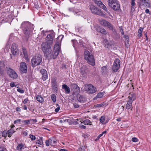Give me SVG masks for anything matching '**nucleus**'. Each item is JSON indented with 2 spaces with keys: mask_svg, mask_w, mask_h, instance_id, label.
Wrapping results in <instances>:
<instances>
[{
  "mask_svg": "<svg viewBox=\"0 0 151 151\" xmlns=\"http://www.w3.org/2000/svg\"><path fill=\"white\" fill-rule=\"evenodd\" d=\"M55 36V34L54 32L48 35L46 38V42H42L41 45L42 50L45 56L54 59L58 55L60 49V42H57L54 46L53 51L51 52V45H52Z\"/></svg>",
  "mask_w": 151,
  "mask_h": 151,
  "instance_id": "1",
  "label": "nucleus"
},
{
  "mask_svg": "<svg viewBox=\"0 0 151 151\" xmlns=\"http://www.w3.org/2000/svg\"><path fill=\"white\" fill-rule=\"evenodd\" d=\"M21 27L25 35V40L27 41L30 32L34 29L33 25L28 22H24L21 24Z\"/></svg>",
  "mask_w": 151,
  "mask_h": 151,
  "instance_id": "2",
  "label": "nucleus"
},
{
  "mask_svg": "<svg viewBox=\"0 0 151 151\" xmlns=\"http://www.w3.org/2000/svg\"><path fill=\"white\" fill-rule=\"evenodd\" d=\"M85 59L90 65L93 66L95 64V60L93 55L88 51H86L84 53Z\"/></svg>",
  "mask_w": 151,
  "mask_h": 151,
  "instance_id": "3",
  "label": "nucleus"
},
{
  "mask_svg": "<svg viewBox=\"0 0 151 151\" xmlns=\"http://www.w3.org/2000/svg\"><path fill=\"white\" fill-rule=\"evenodd\" d=\"M42 61V58L41 55H37L31 59L32 66L34 67L39 65Z\"/></svg>",
  "mask_w": 151,
  "mask_h": 151,
  "instance_id": "4",
  "label": "nucleus"
},
{
  "mask_svg": "<svg viewBox=\"0 0 151 151\" xmlns=\"http://www.w3.org/2000/svg\"><path fill=\"white\" fill-rule=\"evenodd\" d=\"M6 71L9 77L12 79H16L18 77V74L16 72L9 67H6Z\"/></svg>",
  "mask_w": 151,
  "mask_h": 151,
  "instance_id": "5",
  "label": "nucleus"
},
{
  "mask_svg": "<svg viewBox=\"0 0 151 151\" xmlns=\"http://www.w3.org/2000/svg\"><path fill=\"white\" fill-rule=\"evenodd\" d=\"M84 89L86 93L88 94H93L97 91L96 88L91 84L85 85Z\"/></svg>",
  "mask_w": 151,
  "mask_h": 151,
  "instance_id": "6",
  "label": "nucleus"
},
{
  "mask_svg": "<svg viewBox=\"0 0 151 151\" xmlns=\"http://www.w3.org/2000/svg\"><path fill=\"white\" fill-rule=\"evenodd\" d=\"M57 140L54 137H51L48 140H46L45 142L46 145L49 146L50 145L51 146H55L57 144Z\"/></svg>",
  "mask_w": 151,
  "mask_h": 151,
  "instance_id": "7",
  "label": "nucleus"
},
{
  "mask_svg": "<svg viewBox=\"0 0 151 151\" xmlns=\"http://www.w3.org/2000/svg\"><path fill=\"white\" fill-rule=\"evenodd\" d=\"M19 70L22 73H26L27 72V67L26 63L24 62H22L20 64Z\"/></svg>",
  "mask_w": 151,
  "mask_h": 151,
  "instance_id": "8",
  "label": "nucleus"
},
{
  "mask_svg": "<svg viewBox=\"0 0 151 151\" xmlns=\"http://www.w3.org/2000/svg\"><path fill=\"white\" fill-rule=\"evenodd\" d=\"M120 65V60L117 59H116L112 66L114 71L116 72L119 69Z\"/></svg>",
  "mask_w": 151,
  "mask_h": 151,
  "instance_id": "9",
  "label": "nucleus"
},
{
  "mask_svg": "<svg viewBox=\"0 0 151 151\" xmlns=\"http://www.w3.org/2000/svg\"><path fill=\"white\" fill-rule=\"evenodd\" d=\"M90 9L92 13H93L98 15H101V14L100 9L93 5H91L90 6Z\"/></svg>",
  "mask_w": 151,
  "mask_h": 151,
  "instance_id": "10",
  "label": "nucleus"
},
{
  "mask_svg": "<svg viewBox=\"0 0 151 151\" xmlns=\"http://www.w3.org/2000/svg\"><path fill=\"white\" fill-rule=\"evenodd\" d=\"M51 81L52 89L55 92H57L58 90V85L56 79L55 78H53L51 79Z\"/></svg>",
  "mask_w": 151,
  "mask_h": 151,
  "instance_id": "11",
  "label": "nucleus"
},
{
  "mask_svg": "<svg viewBox=\"0 0 151 151\" xmlns=\"http://www.w3.org/2000/svg\"><path fill=\"white\" fill-rule=\"evenodd\" d=\"M138 3L139 6H145L150 7V4L148 1V0H138Z\"/></svg>",
  "mask_w": 151,
  "mask_h": 151,
  "instance_id": "12",
  "label": "nucleus"
},
{
  "mask_svg": "<svg viewBox=\"0 0 151 151\" xmlns=\"http://www.w3.org/2000/svg\"><path fill=\"white\" fill-rule=\"evenodd\" d=\"M17 47V45L15 43L12 44L11 47V52L14 55L18 54L19 53Z\"/></svg>",
  "mask_w": 151,
  "mask_h": 151,
  "instance_id": "13",
  "label": "nucleus"
},
{
  "mask_svg": "<svg viewBox=\"0 0 151 151\" xmlns=\"http://www.w3.org/2000/svg\"><path fill=\"white\" fill-rule=\"evenodd\" d=\"M40 72L42 75V79L43 81H45L47 78V72L45 69L41 70Z\"/></svg>",
  "mask_w": 151,
  "mask_h": 151,
  "instance_id": "14",
  "label": "nucleus"
},
{
  "mask_svg": "<svg viewBox=\"0 0 151 151\" xmlns=\"http://www.w3.org/2000/svg\"><path fill=\"white\" fill-rule=\"evenodd\" d=\"M128 98H129L128 101L133 102L136 99V96L135 93L133 92H132L129 94V96Z\"/></svg>",
  "mask_w": 151,
  "mask_h": 151,
  "instance_id": "15",
  "label": "nucleus"
},
{
  "mask_svg": "<svg viewBox=\"0 0 151 151\" xmlns=\"http://www.w3.org/2000/svg\"><path fill=\"white\" fill-rule=\"evenodd\" d=\"M71 89L75 91L79 92L80 91V88L75 83H72L70 86Z\"/></svg>",
  "mask_w": 151,
  "mask_h": 151,
  "instance_id": "16",
  "label": "nucleus"
},
{
  "mask_svg": "<svg viewBox=\"0 0 151 151\" xmlns=\"http://www.w3.org/2000/svg\"><path fill=\"white\" fill-rule=\"evenodd\" d=\"M109 7L115 11L119 10L120 8V5L119 1H118L115 3L114 4H112V6H110Z\"/></svg>",
  "mask_w": 151,
  "mask_h": 151,
  "instance_id": "17",
  "label": "nucleus"
},
{
  "mask_svg": "<svg viewBox=\"0 0 151 151\" xmlns=\"http://www.w3.org/2000/svg\"><path fill=\"white\" fill-rule=\"evenodd\" d=\"M77 99L79 102L81 103H84L86 100L85 97L81 95H79L77 96Z\"/></svg>",
  "mask_w": 151,
  "mask_h": 151,
  "instance_id": "18",
  "label": "nucleus"
},
{
  "mask_svg": "<svg viewBox=\"0 0 151 151\" xmlns=\"http://www.w3.org/2000/svg\"><path fill=\"white\" fill-rule=\"evenodd\" d=\"M62 88L64 89L66 93L68 94L70 93V88L66 85L63 84L62 85Z\"/></svg>",
  "mask_w": 151,
  "mask_h": 151,
  "instance_id": "19",
  "label": "nucleus"
},
{
  "mask_svg": "<svg viewBox=\"0 0 151 151\" xmlns=\"http://www.w3.org/2000/svg\"><path fill=\"white\" fill-rule=\"evenodd\" d=\"M96 30L98 32L104 35H106L107 34L106 30L104 29L101 28L100 27H98L96 28Z\"/></svg>",
  "mask_w": 151,
  "mask_h": 151,
  "instance_id": "20",
  "label": "nucleus"
},
{
  "mask_svg": "<svg viewBox=\"0 0 151 151\" xmlns=\"http://www.w3.org/2000/svg\"><path fill=\"white\" fill-rule=\"evenodd\" d=\"M26 147L24 146V145L23 144L21 143L18 145L16 148L17 150L21 151L22 149H24Z\"/></svg>",
  "mask_w": 151,
  "mask_h": 151,
  "instance_id": "21",
  "label": "nucleus"
},
{
  "mask_svg": "<svg viewBox=\"0 0 151 151\" xmlns=\"http://www.w3.org/2000/svg\"><path fill=\"white\" fill-rule=\"evenodd\" d=\"M132 102L129 101H127V103L126 105V108L127 109H130L131 108H133Z\"/></svg>",
  "mask_w": 151,
  "mask_h": 151,
  "instance_id": "22",
  "label": "nucleus"
},
{
  "mask_svg": "<svg viewBox=\"0 0 151 151\" xmlns=\"http://www.w3.org/2000/svg\"><path fill=\"white\" fill-rule=\"evenodd\" d=\"M79 122H81V123H83L85 125H87L88 124L91 125L92 124L91 123V121L88 119H86L84 121H83L82 120H80L79 121Z\"/></svg>",
  "mask_w": 151,
  "mask_h": 151,
  "instance_id": "23",
  "label": "nucleus"
},
{
  "mask_svg": "<svg viewBox=\"0 0 151 151\" xmlns=\"http://www.w3.org/2000/svg\"><path fill=\"white\" fill-rule=\"evenodd\" d=\"M101 7V8L103 9L104 11L107 12V13L109 14V15H110V12L108 11L107 9L106 6L104 5V4H103L102 2H101V3L100 4L99 6Z\"/></svg>",
  "mask_w": 151,
  "mask_h": 151,
  "instance_id": "24",
  "label": "nucleus"
},
{
  "mask_svg": "<svg viewBox=\"0 0 151 151\" xmlns=\"http://www.w3.org/2000/svg\"><path fill=\"white\" fill-rule=\"evenodd\" d=\"M104 93L103 92H99L96 95V97H95L93 99L96 100L98 98L100 99L101 98L104 96Z\"/></svg>",
  "mask_w": 151,
  "mask_h": 151,
  "instance_id": "25",
  "label": "nucleus"
},
{
  "mask_svg": "<svg viewBox=\"0 0 151 151\" xmlns=\"http://www.w3.org/2000/svg\"><path fill=\"white\" fill-rule=\"evenodd\" d=\"M101 72L103 74H106L108 73V70L106 66H103L101 68Z\"/></svg>",
  "mask_w": 151,
  "mask_h": 151,
  "instance_id": "26",
  "label": "nucleus"
},
{
  "mask_svg": "<svg viewBox=\"0 0 151 151\" xmlns=\"http://www.w3.org/2000/svg\"><path fill=\"white\" fill-rule=\"evenodd\" d=\"M117 1V0H107L108 5L109 7L112 6V4H114Z\"/></svg>",
  "mask_w": 151,
  "mask_h": 151,
  "instance_id": "27",
  "label": "nucleus"
},
{
  "mask_svg": "<svg viewBox=\"0 0 151 151\" xmlns=\"http://www.w3.org/2000/svg\"><path fill=\"white\" fill-rule=\"evenodd\" d=\"M36 99L37 101L40 103H42L44 101L43 98L40 95H38L36 97Z\"/></svg>",
  "mask_w": 151,
  "mask_h": 151,
  "instance_id": "28",
  "label": "nucleus"
},
{
  "mask_svg": "<svg viewBox=\"0 0 151 151\" xmlns=\"http://www.w3.org/2000/svg\"><path fill=\"white\" fill-rule=\"evenodd\" d=\"M86 70H87L85 67H82L81 68V72L82 75H84L86 73Z\"/></svg>",
  "mask_w": 151,
  "mask_h": 151,
  "instance_id": "29",
  "label": "nucleus"
},
{
  "mask_svg": "<svg viewBox=\"0 0 151 151\" xmlns=\"http://www.w3.org/2000/svg\"><path fill=\"white\" fill-rule=\"evenodd\" d=\"M8 134V136L9 137H10L12 134L15 131L12 129H10L7 131Z\"/></svg>",
  "mask_w": 151,
  "mask_h": 151,
  "instance_id": "30",
  "label": "nucleus"
},
{
  "mask_svg": "<svg viewBox=\"0 0 151 151\" xmlns=\"http://www.w3.org/2000/svg\"><path fill=\"white\" fill-rule=\"evenodd\" d=\"M108 22L104 20L103 19H101L100 21V23L103 25H104V26H106L107 24V23H108Z\"/></svg>",
  "mask_w": 151,
  "mask_h": 151,
  "instance_id": "31",
  "label": "nucleus"
},
{
  "mask_svg": "<svg viewBox=\"0 0 151 151\" xmlns=\"http://www.w3.org/2000/svg\"><path fill=\"white\" fill-rule=\"evenodd\" d=\"M143 29V28L142 27H140L139 28V29L138 30V37H140L142 36V34Z\"/></svg>",
  "mask_w": 151,
  "mask_h": 151,
  "instance_id": "32",
  "label": "nucleus"
},
{
  "mask_svg": "<svg viewBox=\"0 0 151 151\" xmlns=\"http://www.w3.org/2000/svg\"><path fill=\"white\" fill-rule=\"evenodd\" d=\"M106 26H107L108 28L110 30H112L113 29V25L109 22L107 23Z\"/></svg>",
  "mask_w": 151,
  "mask_h": 151,
  "instance_id": "33",
  "label": "nucleus"
},
{
  "mask_svg": "<svg viewBox=\"0 0 151 151\" xmlns=\"http://www.w3.org/2000/svg\"><path fill=\"white\" fill-rule=\"evenodd\" d=\"M51 97L52 101L53 102H55L56 101V97L55 94H52L51 95Z\"/></svg>",
  "mask_w": 151,
  "mask_h": 151,
  "instance_id": "34",
  "label": "nucleus"
},
{
  "mask_svg": "<svg viewBox=\"0 0 151 151\" xmlns=\"http://www.w3.org/2000/svg\"><path fill=\"white\" fill-rule=\"evenodd\" d=\"M105 117L104 116H101L99 119L100 122L102 123V124H104V122L105 121Z\"/></svg>",
  "mask_w": 151,
  "mask_h": 151,
  "instance_id": "35",
  "label": "nucleus"
},
{
  "mask_svg": "<svg viewBox=\"0 0 151 151\" xmlns=\"http://www.w3.org/2000/svg\"><path fill=\"white\" fill-rule=\"evenodd\" d=\"M22 51L23 54L24 55V56L25 58H27L28 57V55L27 54V52L26 50L24 48H23L22 49Z\"/></svg>",
  "mask_w": 151,
  "mask_h": 151,
  "instance_id": "36",
  "label": "nucleus"
},
{
  "mask_svg": "<svg viewBox=\"0 0 151 151\" xmlns=\"http://www.w3.org/2000/svg\"><path fill=\"white\" fill-rule=\"evenodd\" d=\"M36 143L38 144H39L40 145H42L43 143V141L42 137H40V139L37 140L36 142Z\"/></svg>",
  "mask_w": 151,
  "mask_h": 151,
  "instance_id": "37",
  "label": "nucleus"
},
{
  "mask_svg": "<svg viewBox=\"0 0 151 151\" xmlns=\"http://www.w3.org/2000/svg\"><path fill=\"white\" fill-rule=\"evenodd\" d=\"M4 65L3 61H1L0 62V69H4Z\"/></svg>",
  "mask_w": 151,
  "mask_h": 151,
  "instance_id": "38",
  "label": "nucleus"
},
{
  "mask_svg": "<svg viewBox=\"0 0 151 151\" xmlns=\"http://www.w3.org/2000/svg\"><path fill=\"white\" fill-rule=\"evenodd\" d=\"M22 122H23L25 125H26L30 124L29 120H22Z\"/></svg>",
  "mask_w": 151,
  "mask_h": 151,
  "instance_id": "39",
  "label": "nucleus"
},
{
  "mask_svg": "<svg viewBox=\"0 0 151 151\" xmlns=\"http://www.w3.org/2000/svg\"><path fill=\"white\" fill-rule=\"evenodd\" d=\"M104 103H101L96 104L95 106L96 108L100 107H103L104 106Z\"/></svg>",
  "mask_w": 151,
  "mask_h": 151,
  "instance_id": "40",
  "label": "nucleus"
},
{
  "mask_svg": "<svg viewBox=\"0 0 151 151\" xmlns=\"http://www.w3.org/2000/svg\"><path fill=\"white\" fill-rule=\"evenodd\" d=\"M94 1L95 3L98 6L101 3V1L100 0H94Z\"/></svg>",
  "mask_w": 151,
  "mask_h": 151,
  "instance_id": "41",
  "label": "nucleus"
},
{
  "mask_svg": "<svg viewBox=\"0 0 151 151\" xmlns=\"http://www.w3.org/2000/svg\"><path fill=\"white\" fill-rule=\"evenodd\" d=\"M7 134V131H4L2 133V136L3 137H5V138H6V136Z\"/></svg>",
  "mask_w": 151,
  "mask_h": 151,
  "instance_id": "42",
  "label": "nucleus"
},
{
  "mask_svg": "<svg viewBox=\"0 0 151 151\" xmlns=\"http://www.w3.org/2000/svg\"><path fill=\"white\" fill-rule=\"evenodd\" d=\"M21 121V119H18L15 120L14 121V124H20Z\"/></svg>",
  "mask_w": 151,
  "mask_h": 151,
  "instance_id": "43",
  "label": "nucleus"
},
{
  "mask_svg": "<svg viewBox=\"0 0 151 151\" xmlns=\"http://www.w3.org/2000/svg\"><path fill=\"white\" fill-rule=\"evenodd\" d=\"M56 106L57 108L55 109V111L56 112H58L60 109V107L58 104H56Z\"/></svg>",
  "mask_w": 151,
  "mask_h": 151,
  "instance_id": "44",
  "label": "nucleus"
},
{
  "mask_svg": "<svg viewBox=\"0 0 151 151\" xmlns=\"http://www.w3.org/2000/svg\"><path fill=\"white\" fill-rule=\"evenodd\" d=\"M132 141L134 142H137L138 141V140L136 137H134L132 138Z\"/></svg>",
  "mask_w": 151,
  "mask_h": 151,
  "instance_id": "45",
  "label": "nucleus"
},
{
  "mask_svg": "<svg viewBox=\"0 0 151 151\" xmlns=\"http://www.w3.org/2000/svg\"><path fill=\"white\" fill-rule=\"evenodd\" d=\"M17 91L18 92L21 93H23L24 92V90L20 89V88H17Z\"/></svg>",
  "mask_w": 151,
  "mask_h": 151,
  "instance_id": "46",
  "label": "nucleus"
},
{
  "mask_svg": "<svg viewBox=\"0 0 151 151\" xmlns=\"http://www.w3.org/2000/svg\"><path fill=\"white\" fill-rule=\"evenodd\" d=\"M30 122V123L33 124L34 122H37V120L36 119H29Z\"/></svg>",
  "mask_w": 151,
  "mask_h": 151,
  "instance_id": "47",
  "label": "nucleus"
},
{
  "mask_svg": "<svg viewBox=\"0 0 151 151\" xmlns=\"http://www.w3.org/2000/svg\"><path fill=\"white\" fill-rule=\"evenodd\" d=\"M30 138L32 140H34L35 139V137L33 135H30Z\"/></svg>",
  "mask_w": 151,
  "mask_h": 151,
  "instance_id": "48",
  "label": "nucleus"
},
{
  "mask_svg": "<svg viewBox=\"0 0 151 151\" xmlns=\"http://www.w3.org/2000/svg\"><path fill=\"white\" fill-rule=\"evenodd\" d=\"M10 86L12 88L15 86V84L14 82H12L10 83Z\"/></svg>",
  "mask_w": 151,
  "mask_h": 151,
  "instance_id": "49",
  "label": "nucleus"
},
{
  "mask_svg": "<svg viewBox=\"0 0 151 151\" xmlns=\"http://www.w3.org/2000/svg\"><path fill=\"white\" fill-rule=\"evenodd\" d=\"M73 104L74 108H78L79 107V105L76 103H74Z\"/></svg>",
  "mask_w": 151,
  "mask_h": 151,
  "instance_id": "50",
  "label": "nucleus"
},
{
  "mask_svg": "<svg viewBox=\"0 0 151 151\" xmlns=\"http://www.w3.org/2000/svg\"><path fill=\"white\" fill-rule=\"evenodd\" d=\"M135 0H131V4L132 6H134L135 4Z\"/></svg>",
  "mask_w": 151,
  "mask_h": 151,
  "instance_id": "51",
  "label": "nucleus"
},
{
  "mask_svg": "<svg viewBox=\"0 0 151 151\" xmlns=\"http://www.w3.org/2000/svg\"><path fill=\"white\" fill-rule=\"evenodd\" d=\"M79 126L80 127L83 129H85L86 128V127L85 126L83 125H82L81 124H80Z\"/></svg>",
  "mask_w": 151,
  "mask_h": 151,
  "instance_id": "52",
  "label": "nucleus"
},
{
  "mask_svg": "<svg viewBox=\"0 0 151 151\" xmlns=\"http://www.w3.org/2000/svg\"><path fill=\"white\" fill-rule=\"evenodd\" d=\"M4 69H0V73L1 75H3L4 74Z\"/></svg>",
  "mask_w": 151,
  "mask_h": 151,
  "instance_id": "53",
  "label": "nucleus"
},
{
  "mask_svg": "<svg viewBox=\"0 0 151 151\" xmlns=\"http://www.w3.org/2000/svg\"><path fill=\"white\" fill-rule=\"evenodd\" d=\"M61 37V38L60 40H59V41H58V42H61L62 38H63V37H62L61 35L59 36H58L57 38V40H58Z\"/></svg>",
  "mask_w": 151,
  "mask_h": 151,
  "instance_id": "54",
  "label": "nucleus"
},
{
  "mask_svg": "<svg viewBox=\"0 0 151 151\" xmlns=\"http://www.w3.org/2000/svg\"><path fill=\"white\" fill-rule=\"evenodd\" d=\"M28 101V99H25L24 101H23L22 102L23 103L25 104H26L27 103V102Z\"/></svg>",
  "mask_w": 151,
  "mask_h": 151,
  "instance_id": "55",
  "label": "nucleus"
},
{
  "mask_svg": "<svg viewBox=\"0 0 151 151\" xmlns=\"http://www.w3.org/2000/svg\"><path fill=\"white\" fill-rule=\"evenodd\" d=\"M125 38V40H127V42H129V37L128 36H125L124 37Z\"/></svg>",
  "mask_w": 151,
  "mask_h": 151,
  "instance_id": "56",
  "label": "nucleus"
},
{
  "mask_svg": "<svg viewBox=\"0 0 151 151\" xmlns=\"http://www.w3.org/2000/svg\"><path fill=\"white\" fill-rule=\"evenodd\" d=\"M72 41L73 43V46L74 47V44L77 42V40H72Z\"/></svg>",
  "mask_w": 151,
  "mask_h": 151,
  "instance_id": "57",
  "label": "nucleus"
},
{
  "mask_svg": "<svg viewBox=\"0 0 151 151\" xmlns=\"http://www.w3.org/2000/svg\"><path fill=\"white\" fill-rule=\"evenodd\" d=\"M104 134L103 133H102L101 134H100L98 137H97V138L99 139L100 137H101V136H102Z\"/></svg>",
  "mask_w": 151,
  "mask_h": 151,
  "instance_id": "58",
  "label": "nucleus"
},
{
  "mask_svg": "<svg viewBox=\"0 0 151 151\" xmlns=\"http://www.w3.org/2000/svg\"><path fill=\"white\" fill-rule=\"evenodd\" d=\"M68 10L70 12H73L74 11V9L73 8H69Z\"/></svg>",
  "mask_w": 151,
  "mask_h": 151,
  "instance_id": "59",
  "label": "nucleus"
},
{
  "mask_svg": "<svg viewBox=\"0 0 151 151\" xmlns=\"http://www.w3.org/2000/svg\"><path fill=\"white\" fill-rule=\"evenodd\" d=\"M16 110L17 111H21V109L19 107H17L16 109Z\"/></svg>",
  "mask_w": 151,
  "mask_h": 151,
  "instance_id": "60",
  "label": "nucleus"
},
{
  "mask_svg": "<svg viewBox=\"0 0 151 151\" xmlns=\"http://www.w3.org/2000/svg\"><path fill=\"white\" fill-rule=\"evenodd\" d=\"M120 31L121 32L122 35H124V33L123 32V31L122 28L120 29Z\"/></svg>",
  "mask_w": 151,
  "mask_h": 151,
  "instance_id": "61",
  "label": "nucleus"
},
{
  "mask_svg": "<svg viewBox=\"0 0 151 151\" xmlns=\"http://www.w3.org/2000/svg\"><path fill=\"white\" fill-rule=\"evenodd\" d=\"M131 11H134V10H135L134 6H132L131 9Z\"/></svg>",
  "mask_w": 151,
  "mask_h": 151,
  "instance_id": "62",
  "label": "nucleus"
},
{
  "mask_svg": "<svg viewBox=\"0 0 151 151\" xmlns=\"http://www.w3.org/2000/svg\"><path fill=\"white\" fill-rule=\"evenodd\" d=\"M145 11V12L147 14L149 13L150 12L149 10L148 9H146Z\"/></svg>",
  "mask_w": 151,
  "mask_h": 151,
  "instance_id": "63",
  "label": "nucleus"
},
{
  "mask_svg": "<svg viewBox=\"0 0 151 151\" xmlns=\"http://www.w3.org/2000/svg\"><path fill=\"white\" fill-rule=\"evenodd\" d=\"M19 86H20V85H19V84H17L16 85H15V86L16 87V88H19Z\"/></svg>",
  "mask_w": 151,
  "mask_h": 151,
  "instance_id": "64",
  "label": "nucleus"
}]
</instances>
